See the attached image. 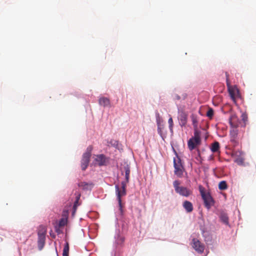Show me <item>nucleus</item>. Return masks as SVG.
<instances>
[{"label": "nucleus", "instance_id": "obj_1", "mask_svg": "<svg viewBox=\"0 0 256 256\" xmlns=\"http://www.w3.org/2000/svg\"><path fill=\"white\" fill-rule=\"evenodd\" d=\"M198 190L204 202L205 207L210 210L214 204V200L210 192H206L205 188L202 185L198 186Z\"/></svg>", "mask_w": 256, "mask_h": 256}, {"label": "nucleus", "instance_id": "obj_2", "mask_svg": "<svg viewBox=\"0 0 256 256\" xmlns=\"http://www.w3.org/2000/svg\"><path fill=\"white\" fill-rule=\"evenodd\" d=\"M180 183L178 180H176L173 182L174 187L177 194L185 197H188L192 195V190L185 186H180Z\"/></svg>", "mask_w": 256, "mask_h": 256}, {"label": "nucleus", "instance_id": "obj_3", "mask_svg": "<svg viewBox=\"0 0 256 256\" xmlns=\"http://www.w3.org/2000/svg\"><path fill=\"white\" fill-rule=\"evenodd\" d=\"M201 143L200 132L198 130H195L194 136L190 138L188 142V148L190 150H192L196 148Z\"/></svg>", "mask_w": 256, "mask_h": 256}, {"label": "nucleus", "instance_id": "obj_4", "mask_svg": "<svg viewBox=\"0 0 256 256\" xmlns=\"http://www.w3.org/2000/svg\"><path fill=\"white\" fill-rule=\"evenodd\" d=\"M174 174L178 177L182 178L183 176L184 168L180 158L178 156H176V157L174 158Z\"/></svg>", "mask_w": 256, "mask_h": 256}, {"label": "nucleus", "instance_id": "obj_5", "mask_svg": "<svg viewBox=\"0 0 256 256\" xmlns=\"http://www.w3.org/2000/svg\"><path fill=\"white\" fill-rule=\"evenodd\" d=\"M92 150V146H90L87 148L86 152L83 154L81 160V167L82 170H85L88 166Z\"/></svg>", "mask_w": 256, "mask_h": 256}, {"label": "nucleus", "instance_id": "obj_6", "mask_svg": "<svg viewBox=\"0 0 256 256\" xmlns=\"http://www.w3.org/2000/svg\"><path fill=\"white\" fill-rule=\"evenodd\" d=\"M116 192L117 196V199L119 205V210L121 214H122L123 213L122 212V197L125 196L126 194V190H120L119 186L118 185H116Z\"/></svg>", "mask_w": 256, "mask_h": 256}, {"label": "nucleus", "instance_id": "obj_7", "mask_svg": "<svg viewBox=\"0 0 256 256\" xmlns=\"http://www.w3.org/2000/svg\"><path fill=\"white\" fill-rule=\"evenodd\" d=\"M193 248L199 254H202L204 250V246L199 240L196 238L192 240Z\"/></svg>", "mask_w": 256, "mask_h": 256}, {"label": "nucleus", "instance_id": "obj_8", "mask_svg": "<svg viewBox=\"0 0 256 256\" xmlns=\"http://www.w3.org/2000/svg\"><path fill=\"white\" fill-rule=\"evenodd\" d=\"M227 86L230 96H240L239 90L236 86H231L228 82Z\"/></svg>", "mask_w": 256, "mask_h": 256}, {"label": "nucleus", "instance_id": "obj_9", "mask_svg": "<svg viewBox=\"0 0 256 256\" xmlns=\"http://www.w3.org/2000/svg\"><path fill=\"white\" fill-rule=\"evenodd\" d=\"M178 118L180 125L182 126H184L187 122L188 114L182 110H181L179 112Z\"/></svg>", "mask_w": 256, "mask_h": 256}, {"label": "nucleus", "instance_id": "obj_10", "mask_svg": "<svg viewBox=\"0 0 256 256\" xmlns=\"http://www.w3.org/2000/svg\"><path fill=\"white\" fill-rule=\"evenodd\" d=\"M230 128H238L240 122L238 120V117L236 116H232L229 120Z\"/></svg>", "mask_w": 256, "mask_h": 256}, {"label": "nucleus", "instance_id": "obj_11", "mask_svg": "<svg viewBox=\"0 0 256 256\" xmlns=\"http://www.w3.org/2000/svg\"><path fill=\"white\" fill-rule=\"evenodd\" d=\"M78 186L84 190H90L92 188L94 184L92 182H82L78 183Z\"/></svg>", "mask_w": 256, "mask_h": 256}, {"label": "nucleus", "instance_id": "obj_12", "mask_svg": "<svg viewBox=\"0 0 256 256\" xmlns=\"http://www.w3.org/2000/svg\"><path fill=\"white\" fill-rule=\"evenodd\" d=\"M182 206L187 212H191L193 210L194 207L192 203L188 200H185L183 202Z\"/></svg>", "mask_w": 256, "mask_h": 256}, {"label": "nucleus", "instance_id": "obj_13", "mask_svg": "<svg viewBox=\"0 0 256 256\" xmlns=\"http://www.w3.org/2000/svg\"><path fill=\"white\" fill-rule=\"evenodd\" d=\"M96 160L98 162L99 166H104L106 164V158L105 156L102 154H98L96 156Z\"/></svg>", "mask_w": 256, "mask_h": 256}, {"label": "nucleus", "instance_id": "obj_14", "mask_svg": "<svg viewBox=\"0 0 256 256\" xmlns=\"http://www.w3.org/2000/svg\"><path fill=\"white\" fill-rule=\"evenodd\" d=\"M238 128L234 127L230 128V136L231 138V140L234 141L236 138L238 134Z\"/></svg>", "mask_w": 256, "mask_h": 256}, {"label": "nucleus", "instance_id": "obj_15", "mask_svg": "<svg viewBox=\"0 0 256 256\" xmlns=\"http://www.w3.org/2000/svg\"><path fill=\"white\" fill-rule=\"evenodd\" d=\"M46 236H38V247L39 250H42L45 244Z\"/></svg>", "mask_w": 256, "mask_h": 256}, {"label": "nucleus", "instance_id": "obj_16", "mask_svg": "<svg viewBox=\"0 0 256 256\" xmlns=\"http://www.w3.org/2000/svg\"><path fill=\"white\" fill-rule=\"evenodd\" d=\"M100 104L104 106H108L110 105V102L107 97H101L99 99Z\"/></svg>", "mask_w": 256, "mask_h": 256}, {"label": "nucleus", "instance_id": "obj_17", "mask_svg": "<svg viewBox=\"0 0 256 256\" xmlns=\"http://www.w3.org/2000/svg\"><path fill=\"white\" fill-rule=\"evenodd\" d=\"M46 228L42 225L39 226L38 228V236H46Z\"/></svg>", "mask_w": 256, "mask_h": 256}, {"label": "nucleus", "instance_id": "obj_18", "mask_svg": "<svg viewBox=\"0 0 256 256\" xmlns=\"http://www.w3.org/2000/svg\"><path fill=\"white\" fill-rule=\"evenodd\" d=\"M220 148V144L218 142H214L212 144L210 150L212 152H219Z\"/></svg>", "mask_w": 256, "mask_h": 256}, {"label": "nucleus", "instance_id": "obj_19", "mask_svg": "<svg viewBox=\"0 0 256 256\" xmlns=\"http://www.w3.org/2000/svg\"><path fill=\"white\" fill-rule=\"evenodd\" d=\"M220 220L225 224H228V218L226 214L222 213L220 216Z\"/></svg>", "mask_w": 256, "mask_h": 256}, {"label": "nucleus", "instance_id": "obj_20", "mask_svg": "<svg viewBox=\"0 0 256 256\" xmlns=\"http://www.w3.org/2000/svg\"><path fill=\"white\" fill-rule=\"evenodd\" d=\"M69 253V246L68 243L66 242L64 246L63 252H62V256H68Z\"/></svg>", "mask_w": 256, "mask_h": 256}, {"label": "nucleus", "instance_id": "obj_21", "mask_svg": "<svg viewBox=\"0 0 256 256\" xmlns=\"http://www.w3.org/2000/svg\"><path fill=\"white\" fill-rule=\"evenodd\" d=\"M228 186L226 181H221L218 184V188L220 190H225L227 189Z\"/></svg>", "mask_w": 256, "mask_h": 256}, {"label": "nucleus", "instance_id": "obj_22", "mask_svg": "<svg viewBox=\"0 0 256 256\" xmlns=\"http://www.w3.org/2000/svg\"><path fill=\"white\" fill-rule=\"evenodd\" d=\"M156 122L157 125L162 124V120L160 114L156 112Z\"/></svg>", "mask_w": 256, "mask_h": 256}, {"label": "nucleus", "instance_id": "obj_23", "mask_svg": "<svg viewBox=\"0 0 256 256\" xmlns=\"http://www.w3.org/2000/svg\"><path fill=\"white\" fill-rule=\"evenodd\" d=\"M158 126V134L162 137V130L164 128V126L162 124H160Z\"/></svg>", "mask_w": 256, "mask_h": 256}, {"label": "nucleus", "instance_id": "obj_24", "mask_svg": "<svg viewBox=\"0 0 256 256\" xmlns=\"http://www.w3.org/2000/svg\"><path fill=\"white\" fill-rule=\"evenodd\" d=\"M130 174V170L128 168H125V177L126 182H128Z\"/></svg>", "mask_w": 256, "mask_h": 256}, {"label": "nucleus", "instance_id": "obj_25", "mask_svg": "<svg viewBox=\"0 0 256 256\" xmlns=\"http://www.w3.org/2000/svg\"><path fill=\"white\" fill-rule=\"evenodd\" d=\"M192 124L194 128V130H197L198 120H196V118L194 116H192Z\"/></svg>", "mask_w": 256, "mask_h": 256}, {"label": "nucleus", "instance_id": "obj_26", "mask_svg": "<svg viewBox=\"0 0 256 256\" xmlns=\"http://www.w3.org/2000/svg\"><path fill=\"white\" fill-rule=\"evenodd\" d=\"M214 116V110L212 108H210L206 112V116L212 118Z\"/></svg>", "mask_w": 256, "mask_h": 256}, {"label": "nucleus", "instance_id": "obj_27", "mask_svg": "<svg viewBox=\"0 0 256 256\" xmlns=\"http://www.w3.org/2000/svg\"><path fill=\"white\" fill-rule=\"evenodd\" d=\"M168 124H169L170 130L171 132H173L172 127H173L174 124H173L172 118H170L168 119Z\"/></svg>", "mask_w": 256, "mask_h": 256}, {"label": "nucleus", "instance_id": "obj_28", "mask_svg": "<svg viewBox=\"0 0 256 256\" xmlns=\"http://www.w3.org/2000/svg\"><path fill=\"white\" fill-rule=\"evenodd\" d=\"M66 224V220L62 218L59 221L58 226L60 227L64 226Z\"/></svg>", "mask_w": 256, "mask_h": 256}, {"label": "nucleus", "instance_id": "obj_29", "mask_svg": "<svg viewBox=\"0 0 256 256\" xmlns=\"http://www.w3.org/2000/svg\"><path fill=\"white\" fill-rule=\"evenodd\" d=\"M128 182H126H126L124 181V182H122V183H121L122 189L126 190V183H128Z\"/></svg>", "mask_w": 256, "mask_h": 256}, {"label": "nucleus", "instance_id": "obj_30", "mask_svg": "<svg viewBox=\"0 0 256 256\" xmlns=\"http://www.w3.org/2000/svg\"><path fill=\"white\" fill-rule=\"evenodd\" d=\"M242 119L244 122H246L247 120V116L246 114H242Z\"/></svg>", "mask_w": 256, "mask_h": 256}, {"label": "nucleus", "instance_id": "obj_31", "mask_svg": "<svg viewBox=\"0 0 256 256\" xmlns=\"http://www.w3.org/2000/svg\"><path fill=\"white\" fill-rule=\"evenodd\" d=\"M56 232L58 233V234H60V230L57 227H56Z\"/></svg>", "mask_w": 256, "mask_h": 256}, {"label": "nucleus", "instance_id": "obj_32", "mask_svg": "<svg viewBox=\"0 0 256 256\" xmlns=\"http://www.w3.org/2000/svg\"><path fill=\"white\" fill-rule=\"evenodd\" d=\"M237 97H234V96H232V97H230L231 99L232 100V101L234 102H236V98Z\"/></svg>", "mask_w": 256, "mask_h": 256}]
</instances>
